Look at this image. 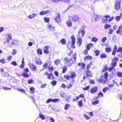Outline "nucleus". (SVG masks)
Masks as SVG:
<instances>
[{
	"mask_svg": "<svg viewBox=\"0 0 122 122\" xmlns=\"http://www.w3.org/2000/svg\"><path fill=\"white\" fill-rule=\"evenodd\" d=\"M108 75L107 72H106L104 74V75L101 76L98 79L97 81L101 83H107L108 81L107 79Z\"/></svg>",
	"mask_w": 122,
	"mask_h": 122,
	"instance_id": "1",
	"label": "nucleus"
},
{
	"mask_svg": "<svg viewBox=\"0 0 122 122\" xmlns=\"http://www.w3.org/2000/svg\"><path fill=\"white\" fill-rule=\"evenodd\" d=\"M63 62L65 65L69 66H71L73 63L72 60L71 59H69L67 57L64 58Z\"/></svg>",
	"mask_w": 122,
	"mask_h": 122,
	"instance_id": "2",
	"label": "nucleus"
},
{
	"mask_svg": "<svg viewBox=\"0 0 122 122\" xmlns=\"http://www.w3.org/2000/svg\"><path fill=\"white\" fill-rule=\"evenodd\" d=\"M69 20L72 21H73L74 23L76 22H78L80 21V18L77 15H73L70 16L69 17Z\"/></svg>",
	"mask_w": 122,
	"mask_h": 122,
	"instance_id": "3",
	"label": "nucleus"
},
{
	"mask_svg": "<svg viewBox=\"0 0 122 122\" xmlns=\"http://www.w3.org/2000/svg\"><path fill=\"white\" fill-rule=\"evenodd\" d=\"M118 58L117 57H115L114 58L112 61V67L114 68L116 66L117 62L118 61Z\"/></svg>",
	"mask_w": 122,
	"mask_h": 122,
	"instance_id": "4",
	"label": "nucleus"
},
{
	"mask_svg": "<svg viewBox=\"0 0 122 122\" xmlns=\"http://www.w3.org/2000/svg\"><path fill=\"white\" fill-rule=\"evenodd\" d=\"M121 0H117L116 1V4L115 5V9L117 10H118L120 8Z\"/></svg>",
	"mask_w": 122,
	"mask_h": 122,
	"instance_id": "5",
	"label": "nucleus"
},
{
	"mask_svg": "<svg viewBox=\"0 0 122 122\" xmlns=\"http://www.w3.org/2000/svg\"><path fill=\"white\" fill-rule=\"evenodd\" d=\"M59 100V99L57 98H55L54 99L49 98L47 100L46 102L47 103H49L50 102H58V101Z\"/></svg>",
	"mask_w": 122,
	"mask_h": 122,
	"instance_id": "6",
	"label": "nucleus"
},
{
	"mask_svg": "<svg viewBox=\"0 0 122 122\" xmlns=\"http://www.w3.org/2000/svg\"><path fill=\"white\" fill-rule=\"evenodd\" d=\"M98 89V88L97 86H94L91 89L90 92L92 93L93 94L97 91Z\"/></svg>",
	"mask_w": 122,
	"mask_h": 122,
	"instance_id": "7",
	"label": "nucleus"
},
{
	"mask_svg": "<svg viewBox=\"0 0 122 122\" xmlns=\"http://www.w3.org/2000/svg\"><path fill=\"white\" fill-rule=\"evenodd\" d=\"M8 37L7 38L6 40L4 42V44L7 43L9 42V40L11 39L12 36L11 34H10L8 35Z\"/></svg>",
	"mask_w": 122,
	"mask_h": 122,
	"instance_id": "8",
	"label": "nucleus"
},
{
	"mask_svg": "<svg viewBox=\"0 0 122 122\" xmlns=\"http://www.w3.org/2000/svg\"><path fill=\"white\" fill-rule=\"evenodd\" d=\"M103 17L105 18V19L103 18V22L104 23H107L108 21L107 18L110 17V16L108 15H104Z\"/></svg>",
	"mask_w": 122,
	"mask_h": 122,
	"instance_id": "9",
	"label": "nucleus"
},
{
	"mask_svg": "<svg viewBox=\"0 0 122 122\" xmlns=\"http://www.w3.org/2000/svg\"><path fill=\"white\" fill-rule=\"evenodd\" d=\"M29 66L31 69L33 71H35L36 70L37 67L36 66L33 64H30Z\"/></svg>",
	"mask_w": 122,
	"mask_h": 122,
	"instance_id": "10",
	"label": "nucleus"
},
{
	"mask_svg": "<svg viewBox=\"0 0 122 122\" xmlns=\"http://www.w3.org/2000/svg\"><path fill=\"white\" fill-rule=\"evenodd\" d=\"M71 38L72 41L71 47L74 48H75L74 45L75 43V38L73 36H72L71 37Z\"/></svg>",
	"mask_w": 122,
	"mask_h": 122,
	"instance_id": "11",
	"label": "nucleus"
},
{
	"mask_svg": "<svg viewBox=\"0 0 122 122\" xmlns=\"http://www.w3.org/2000/svg\"><path fill=\"white\" fill-rule=\"evenodd\" d=\"M117 34H122V25H121L118 27V29L116 31Z\"/></svg>",
	"mask_w": 122,
	"mask_h": 122,
	"instance_id": "12",
	"label": "nucleus"
},
{
	"mask_svg": "<svg viewBox=\"0 0 122 122\" xmlns=\"http://www.w3.org/2000/svg\"><path fill=\"white\" fill-rule=\"evenodd\" d=\"M60 17L61 15L59 14H58L56 17V21L57 23H59L61 21Z\"/></svg>",
	"mask_w": 122,
	"mask_h": 122,
	"instance_id": "13",
	"label": "nucleus"
},
{
	"mask_svg": "<svg viewBox=\"0 0 122 122\" xmlns=\"http://www.w3.org/2000/svg\"><path fill=\"white\" fill-rule=\"evenodd\" d=\"M117 46L116 45H115L112 53V55H115L117 51Z\"/></svg>",
	"mask_w": 122,
	"mask_h": 122,
	"instance_id": "14",
	"label": "nucleus"
},
{
	"mask_svg": "<svg viewBox=\"0 0 122 122\" xmlns=\"http://www.w3.org/2000/svg\"><path fill=\"white\" fill-rule=\"evenodd\" d=\"M25 65V62L24 61V58L23 57L22 58V61H21V64L20 66V67L21 68H23L24 67V65Z\"/></svg>",
	"mask_w": 122,
	"mask_h": 122,
	"instance_id": "15",
	"label": "nucleus"
},
{
	"mask_svg": "<svg viewBox=\"0 0 122 122\" xmlns=\"http://www.w3.org/2000/svg\"><path fill=\"white\" fill-rule=\"evenodd\" d=\"M38 14H36L35 13H33L32 15H30L28 16V18L29 19H31L33 17H35Z\"/></svg>",
	"mask_w": 122,
	"mask_h": 122,
	"instance_id": "16",
	"label": "nucleus"
},
{
	"mask_svg": "<svg viewBox=\"0 0 122 122\" xmlns=\"http://www.w3.org/2000/svg\"><path fill=\"white\" fill-rule=\"evenodd\" d=\"M86 75L87 76L91 77L92 76V74L89 70L87 69L86 71Z\"/></svg>",
	"mask_w": 122,
	"mask_h": 122,
	"instance_id": "17",
	"label": "nucleus"
},
{
	"mask_svg": "<svg viewBox=\"0 0 122 122\" xmlns=\"http://www.w3.org/2000/svg\"><path fill=\"white\" fill-rule=\"evenodd\" d=\"M71 21L69 20H67L66 22L67 25L69 27H71L72 26V22Z\"/></svg>",
	"mask_w": 122,
	"mask_h": 122,
	"instance_id": "18",
	"label": "nucleus"
},
{
	"mask_svg": "<svg viewBox=\"0 0 122 122\" xmlns=\"http://www.w3.org/2000/svg\"><path fill=\"white\" fill-rule=\"evenodd\" d=\"M77 65L79 66H81L83 69H84L86 66L84 63L82 62L78 63L77 64Z\"/></svg>",
	"mask_w": 122,
	"mask_h": 122,
	"instance_id": "19",
	"label": "nucleus"
},
{
	"mask_svg": "<svg viewBox=\"0 0 122 122\" xmlns=\"http://www.w3.org/2000/svg\"><path fill=\"white\" fill-rule=\"evenodd\" d=\"M82 42V40L81 38H79L77 40V44L79 45V46H80Z\"/></svg>",
	"mask_w": 122,
	"mask_h": 122,
	"instance_id": "20",
	"label": "nucleus"
},
{
	"mask_svg": "<svg viewBox=\"0 0 122 122\" xmlns=\"http://www.w3.org/2000/svg\"><path fill=\"white\" fill-rule=\"evenodd\" d=\"M61 61L59 59H57L55 60L54 61V64L55 65H58L60 63Z\"/></svg>",
	"mask_w": 122,
	"mask_h": 122,
	"instance_id": "21",
	"label": "nucleus"
},
{
	"mask_svg": "<svg viewBox=\"0 0 122 122\" xmlns=\"http://www.w3.org/2000/svg\"><path fill=\"white\" fill-rule=\"evenodd\" d=\"M15 89H16L18 91H20L23 93H25V90L22 88L20 89L19 88H15Z\"/></svg>",
	"mask_w": 122,
	"mask_h": 122,
	"instance_id": "22",
	"label": "nucleus"
},
{
	"mask_svg": "<svg viewBox=\"0 0 122 122\" xmlns=\"http://www.w3.org/2000/svg\"><path fill=\"white\" fill-rule=\"evenodd\" d=\"M93 46V44L92 43H89L88 44L86 47L87 50H89Z\"/></svg>",
	"mask_w": 122,
	"mask_h": 122,
	"instance_id": "23",
	"label": "nucleus"
},
{
	"mask_svg": "<svg viewBox=\"0 0 122 122\" xmlns=\"http://www.w3.org/2000/svg\"><path fill=\"white\" fill-rule=\"evenodd\" d=\"M22 76L28 78L29 76V75L27 73L25 72H23L22 74Z\"/></svg>",
	"mask_w": 122,
	"mask_h": 122,
	"instance_id": "24",
	"label": "nucleus"
},
{
	"mask_svg": "<svg viewBox=\"0 0 122 122\" xmlns=\"http://www.w3.org/2000/svg\"><path fill=\"white\" fill-rule=\"evenodd\" d=\"M49 12L48 11H42L40 12V15H45Z\"/></svg>",
	"mask_w": 122,
	"mask_h": 122,
	"instance_id": "25",
	"label": "nucleus"
},
{
	"mask_svg": "<svg viewBox=\"0 0 122 122\" xmlns=\"http://www.w3.org/2000/svg\"><path fill=\"white\" fill-rule=\"evenodd\" d=\"M36 63L38 65H41L42 64V62L39 59L37 60L36 61Z\"/></svg>",
	"mask_w": 122,
	"mask_h": 122,
	"instance_id": "26",
	"label": "nucleus"
},
{
	"mask_svg": "<svg viewBox=\"0 0 122 122\" xmlns=\"http://www.w3.org/2000/svg\"><path fill=\"white\" fill-rule=\"evenodd\" d=\"M70 106L71 105L70 104H66L65 106L64 109L65 110H67Z\"/></svg>",
	"mask_w": 122,
	"mask_h": 122,
	"instance_id": "27",
	"label": "nucleus"
},
{
	"mask_svg": "<svg viewBox=\"0 0 122 122\" xmlns=\"http://www.w3.org/2000/svg\"><path fill=\"white\" fill-rule=\"evenodd\" d=\"M111 25L108 24H106L104 26V28L105 29H107L111 27Z\"/></svg>",
	"mask_w": 122,
	"mask_h": 122,
	"instance_id": "28",
	"label": "nucleus"
},
{
	"mask_svg": "<svg viewBox=\"0 0 122 122\" xmlns=\"http://www.w3.org/2000/svg\"><path fill=\"white\" fill-rule=\"evenodd\" d=\"M67 67L66 66H64L63 68V70L62 73H64L66 72L67 70Z\"/></svg>",
	"mask_w": 122,
	"mask_h": 122,
	"instance_id": "29",
	"label": "nucleus"
},
{
	"mask_svg": "<svg viewBox=\"0 0 122 122\" xmlns=\"http://www.w3.org/2000/svg\"><path fill=\"white\" fill-rule=\"evenodd\" d=\"M80 31H81L82 36L83 37L84 36L85 33V30H82L81 29H80Z\"/></svg>",
	"mask_w": 122,
	"mask_h": 122,
	"instance_id": "30",
	"label": "nucleus"
},
{
	"mask_svg": "<svg viewBox=\"0 0 122 122\" xmlns=\"http://www.w3.org/2000/svg\"><path fill=\"white\" fill-rule=\"evenodd\" d=\"M106 51L107 52L109 53L111 51V49L110 47L106 48L105 49Z\"/></svg>",
	"mask_w": 122,
	"mask_h": 122,
	"instance_id": "31",
	"label": "nucleus"
},
{
	"mask_svg": "<svg viewBox=\"0 0 122 122\" xmlns=\"http://www.w3.org/2000/svg\"><path fill=\"white\" fill-rule=\"evenodd\" d=\"M37 52L39 55H41L42 54V51L41 49H38L37 50Z\"/></svg>",
	"mask_w": 122,
	"mask_h": 122,
	"instance_id": "32",
	"label": "nucleus"
},
{
	"mask_svg": "<svg viewBox=\"0 0 122 122\" xmlns=\"http://www.w3.org/2000/svg\"><path fill=\"white\" fill-rule=\"evenodd\" d=\"M84 59L85 60L87 59L91 60L92 59V57L91 56H87L84 57Z\"/></svg>",
	"mask_w": 122,
	"mask_h": 122,
	"instance_id": "33",
	"label": "nucleus"
},
{
	"mask_svg": "<svg viewBox=\"0 0 122 122\" xmlns=\"http://www.w3.org/2000/svg\"><path fill=\"white\" fill-rule=\"evenodd\" d=\"M78 105L80 107H82V100H81L78 102Z\"/></svg>",
	"mask_w": 122,
	"mask_h": 122,
	"instance_id": "34",
	"label": "nucleus"
},
{
	"mask_svg": "<svg viewBox=\"0 0 122 122\" xmlns=\"http://www.w3.org/2000/svg\"><path fill=\"white\" fill-rule=\"evenodd\" d=\"M0 62L3 64L6 62V60L4 58L0 60Z\"/></svg>",
	"mask_w": 122,
	"mask_h": 122,
	"instance_id": "35",
	"label": "nucleus"
},
{
	"mask_svg": "<svg viewBox=\"0 0 122 122\" xmlns=\"http://www.w3.org/2000/svg\"><path fill=\"white\" fill-rule=\"evenodd\" d=\"M98 97H104V95L101 92H100L98 94Z\"/></svg>",
	"mask_w": 122,
	"mask_h": 122,
	"instance_id": "36",
	"label": "nucleus"
},
{
	"mask_svg": "<svg viewBox=\"0 0 122 122\" xmlns=\"http://www.w3.org/2000/svg\"><path fill=\"white\" fill-rule=\"evenodd\" d=\"M39 117L42 120H44L45 119V116L40 113L39 114Z\"/></svg>",
	"mask_w": 122,
	"mask_h": 122,
	"instance_id": "37",
	"label": "nucleus"
},
{
	"mask_svg": "<svg viewBox=\"0 0 122 122\" xmlns=\"http://www.w3.org/2000/svg\"><path fill=\"white\" fill-rule=\"evenodd\" d=\"M100 56L102 58H106L107 56L105 54L102 53L100 55Z\"/></svg>",
	"mask_w": 122,
	"mask_h": 122,
	"instance_id": "38",
	"label": "nucleus"
},
{
	"mask_svg": "<svg viewBox=\"0 0 122 122\" xmlns=\"http://www.w3.org/2000/svg\"><path fill=\"white\" fill-rule=\"evenodd\" d=\"M35 88L33 87H31L30 89V92L32 94H33L34 93V91Z\"/></svg>",
	"mask_w": 122,
	"mask_h": 122,
	"instance_id": "39",
	"label": "nucleus"
},
{
	"mask_svg": "<svg viewBox=\"0 0 122 122\" xmlns=\"http://www.w3.org/2000/svg\"><path fill=\"white\" fill-rule=\"evenodd\" d=\"M109 89V88L108 87H106L104 88L102 90V91L104 93L106 92Z\"/></svg>",
	"mask_w": 122,
	"mask_h": 122,
	"instance_id": "40",
	"label": "nucleus"
},
{
	"mask_svg": "<svg viewBox=\"0 0 122 122\" xmlns=\"http://www.w3.org/2000/svg\"><path fill=\"white\" fill-rule=\"evenodd\" d=\"M64 77L67 80H69L71 78L70 76L69 75H64Z\"/></svg>",
	"mask_w": 122,
	"mask_h": 122,
	"instance_id": "41",
	"label": "nucleus"
},
{
	"mask_svg": "<svg viewBox=\"0 0 122 122\" xmlns=\"http://www.w3.org/2000/svg\"><path fill=\"white\" fill-rule=\"evenodd\" d=\"M61 43L63 45H65L66 44V41L65 39H63L61 40L60 41Z\"/></svg>",
	"mask_w": 122,
	"mask_h": 122,
	"instance_id": "42",
	"label": "nucleus"
},
{
	"mask_svg": "<svg viewBox=\"0 0 122 122\" xmlns=\"http://www.w3.org/2000/svg\"><path fill=\"white\" fill-rule=\"evenodd\" d=\"M14 43V41H13L12 43L11 44H10V43H8V46L9 47H12L13 46H14V45H15Z\"/></svg>",
	"mask_w": 122,
	"mask_h": 122,
	"instance_id": "43",
	"label": "nucleus"
},
{
	"mask_svg": "<svg viewBox=\"0 0 122 122\" xmlns=\"http://www.w3.org/2000/svg\"><path fill=\"white\" fill-rule=\"evenodd\" d=\"M76 76V75L75 73L74 72H73L72 73L71 75V76H71V78H73Z\"/></svg>",
	"mask_w": 122,
	"mask_h": 122,
	"instance_id": "44",
	"label": "nucleus"
},
{
	"mask_svg": "<svg viewBox=\"0 0 122 122\" xmlns=\"http://www.w3.org/2000/svg\"><path fill=\"white\" fill-rule=\"evenodd\" d=\"M99 102V101L98 100H96L92 102V104L93 105H95L98 103Z\"/></svg>",
	"mask_w": 122,
	"mask_h": 122,
	"instance_id": "45",
	"label": "nucleus"
},
{
	"mask_svg": "<svg viewBox=\"0 0 122 122\" xmlns=\"http://www.w3.org/2000/svg\"><path fill=\"white\" fill-rule=\"evenodd\" d=\"M44 19L45 22L48 23L49 21V18L46 17H45Z\"/></svg>",
	"mask_w": 122,
	"mask_h": 122,
	"instance_id": "46",
	"label": "nucleus"
},
{
	"mask_svg": "<svg viewBox=\"0 0 122 122\" xmlns=\"http://www.w3.org/2000/svg\"><path fill=\"white\" fill-rule=\"evenodd\" d=\"M48 65V64L47 63H44L43 65V67L45 69H47Z\"/></svg>",
	"mask_w": 122,
	"mask_h": 122,
	"instance_id": "47",
	"label": "nucleus"
},
{
	"mask_svg": "<svg viewBox=\"0 0 122 122\" xmlns=\"http://www.w3.org/2000/svg\"><path fill=\"white\" fill-rule=\"evenodd\" d=\"M95 19L96 21H97L99 20V17L97 15H96L95 16Z\"/></svg>",
	"mask_w": 122,
	"mask_h": 122,
	"instance_id": "48",
	"label": "nucleus"
},
{
	"mask_svg": "<svg viewBox=\"0 0 122 122\" xmlns=\"http://www.w3.org/2000/svg\"><path fill=\"white\" fill-rule=\"evenodd\" d=\"M95 52L96 53V56H97L99 55L100 53V51H99L98 50H96L95 51Z\"/></svg>",
	"mask_w": 122,
	"mask_h": 122,
	"instance_id": "49",
	"label": "nucleus"
},
{
	"mask_svg": "<svg viewBox=\"0 0 122 122\" xmlns=\"http://www.w3.org/2000/svg\"><path fill=\"white\" fill-rule=\"evenodd\" d=\"M48 69L50 71H52L53 70V67L52 66H51L50 67V66H49L48 67Z\"/></svg>",
	"mask_w": 122,
	"mask_h": 122,
	"instance_id": "50",
	"label": "nucleus"
},
{
	"mask_svg": "<svg viewBox=\"0 0 122 122\" xmlns=\"http://www.w3.org/2000/svg\"><path fill=\"white\" fill-rule=\"evenodd\" d=\"M28 83L29 84H31L34 83V81L32 79H29L28 81Z\"/></svg>",
	"mask_w": 122,
	"mask_h": 122,
	"instance_id": "51",
	"label": "nucleus"
},
{
	"mask_svg": "<svg viewBox=\"0 0 122 122\" xmlns=\"http://www.w3.org/2000/svg\"><path fill=\"white\" fill-rule=\"evenodd\" d=\"M92 41H94L95 42H97L98 41V39L95 37H92Z\"/></svg>",
	"mask_w": 122,
	"mask_h": 122,
	"instance_id": "52",
	"label": "nucleus"
},
{
	"mask_svg": "<svg viewBox=\"0 0 122 122\" xmlns=\"http://www.w3.org/2000/svg\"><path fill=\"white\" fill-rule=\"evenodd\" d=\"M117 76L119 77H121L122 76V73L120 72H117Z\"/></svg>",
	"mask_w": 122,
	"mask_h": 122,
	"instance_id": "53",
	"label": "nucleus"
},
{
	"mask_svg": "<svg viewBox=\"0 0 122 122\" xmlns=\"http://www.w3.org/2000/svg\"><path fill=\"white\" fill-rule=\"evenodd\" d=\"M53 74L52 73H50V74H49L47 76V78L49 79H51V76H52Z\"/></svg>",
	"mask_w": 122,
	"mask_h": 122,
	"instance_id": "54",
	"label": "nucleus"
},
{
	"mask_svg": "<svg viewBox=\"0 0 122 122\" xmlns=\"http://www.w3.org/2000/svg\"><path fill=\"white\" fill-rule=\"evenodd\" d=\"M56 81H53L51 82V84L53 86H55L56 84Z\"/></svg>",
	"mask_w": 122,
	"mask_h": 122,
	"instance_id": "55",
	"label": "nucleus"
},
{
	"mask_svg": "<svg viewBox=\"0 0 122 122\" xmlns=\"http://www.w3.org/2000/svg\"><path fill=\"white\" fill-rule=\"evenodd\" d=\"M10 63L12 65L15 66H17V63L15 61H13L12 62H11Z\"/></svg>",
	"mask_w": 122,
	"mask_h": 122,
	"instance_id": "56",
	"label": "nucleus"
},
{
	"mask_svg": "<svg viewBox=\"0 0 122 122\" xmlns=\"http://www.w3.org/2000/svg\"><path fill=\"white\" fill-rule=\"evenodd\" d=\"M107 67L106 66H105L102 69V71L103 72H104L105 71L107 70Z\"/></svg>",
	"mask_w": 122,
	"mask_h": 122,
	"instance_id": "57",
	"label": "nucleus"
},
{
	"mask_svg": "<svg viewBox=\"0 0 122 122\" xmlns=\"http://www.w3.org/2000/svg\"><path fill=\"white\" fill-rule=\"evenodd\" d=\"M47 118L48 119H49V118L51 122H55V120L53 118H52L51 117H47Z\"/></svg>",
	"mask_w": 122,
	"mask_h": 122,
	"instance_id": "58",
	"label": "nucleus"
},
{
	"mask_svg": "<svg viewBox=\"0 0 122 122\" xmlns=\"http://www.w3.org/2000/svg\"><path fill=\"white\" fill-rule=\"evenodd\" d=\"M121 19V17L120 16H117L116 18V20L118 22Z\"/></svg>",
	"mask_w": 122,
	"mask_h": 122,
	"instance_id": "59",
	"label": "nucleus"
},
{
	"mask_svg": "<svg viewBox=\"0 0 122 122\" xmlns=\"http://www.w3.org/2000/svg\"><path fill=\"white\" fill-rule=\"evenodd\" d=\"M92 62H90L87 65V69H88L90 68L91 65H92Z\"/></svg>",
	"mask_w": 122,
	"mask_h": 122,
	"instance_id": "60",
	"label": "nucleus"
},
{
	"mask_svg": "<svg viewBox=\"0 0 122 122\" xmlns=\"http://www.w3.org/2000/svg\"><path fill=\"white\" fill-rule=\"evenodd\" d=\"M113 31V30L112 29H109V32L108 33L110 34H112Z\"/></svg>",
	"mask_w": 122,
	"mask_h": 122,
	"instance_id": "61",
	"label": "nucleus"
},
{
	"mask_svg": "<svg viewBox=\"0 0 122 122\" xmlns=\"http://www.w3.org/2000/svg\"><path fill=\"white\" fill-rule=\"evenodd\" d=\"M66 86L65 84H62L61 86V87L63 88H66Z\"/></svg>",
	"mask_w": 122,
	"mask_h": 122,
	"instance_id": "62",
	"label": "nucleus"
},
{
	"mask_svg": "<svg viewBox=\"0 0 122 122\" xmlns=\"http://www.w3.org/2000/svg\"><path fill=\"white\" fill-rule=\"evenodd\" d=\"M107 38L106 37H103L102 39V42L104 43L105 42V41L107 40Z\"/></svg>",
	"mask_w": 122,
	"mask_h": 122,
	"instance_id": "63",
	"label": "nucleus"
},
{
	"mask_svg": "<svg viewBox=\"0 0 122 122\" xmlns=\"http://www.w3.org/2000/svg\"><path fill=\"white\" fill-rule=\"evenodd\" d=\"M48 27L50 30H53L54 28L52 27V26L51 25H50L48 26Z\"/></svg>",
	"mask_w": 122,
	"mask_h": 122,
	"instance_id": "64",
	"label": "nucleus"
}]
</instances>
